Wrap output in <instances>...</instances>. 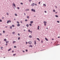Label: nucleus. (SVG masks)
<instances>
[{
    "label": "nucleus",
    "instance_id": "61",
    "mask_svg": "<svg viewBox=\"0 0 60 60\" xmlns=\"http://www.w3.org/2000/svg\"><path fill=\"white\" fill-rule=\"evenodd\" d=\"M12 52H14V51H12Z\"/></svg>",
    "mask_w": 60,
    "mask_h": 60
},
{
    "label": "nucleus",
    "instance_id": "53",
    "mask_svg": "<svg viewBox=\"0 0 60 60\" xmlns=\"http://www.w3.org/2000/svg\"><path fill=\"white\" fill-rule=\"evenodd\" d=\"M30 32L31 34H32V31H30Z\"/></svg>",
    "mask_w": 60,
    "mask_h": 60
},
{
    "label": "nucleus",
    "instance_id": "2",
    "mask_svg": "<svg viewBox=\"0 0 60 60\" xmlns=\"http://www.w3.org/2000/svg\"><path fill=\"white\" fill-rule=\"evenodd\" d=\"M9 23H11V20H9L7 22V23H8V24H9Z\"/></svg>",
    "mask_w": 60,
    "mask_h": 60
},
{
    "label": "nucleus",
    "instance_id": "29",
    "mask_svg": "<svg viewBox=\"0 0 60 60\" xmlns=\"http://www.w3.org/2000/svg\"><path fill=\"white\" fill-rule=\"evenodd\" d=\"M28 32H30V30H28Z\"/></svg>",
    "mask_w": 60,
    "mask_h": 60
},
{
    "label": "nucleus",
    "instance_id": "36",
    "mask_svg": "<svg viewBox=\"0 0 60 60\" xmlns=\"http://www.w3.org/2000/svg\"><path fill=\"white\" fill-rule=\"evenodd\" d=\"M2 20L1 19H0V22H2Z\"/></svg>",
    "mask_w": 60,
    "mask_h": 60
},
{
    "label": "nucleus",
    "instance_id": "48",
    "mask_svg": "<svg viewBox=\"0 0 60 60\" xmlns=\"http://www.w3.org/2000/svg\"><path fill=\"white\" fill-rule=\"evenodd\" d=\"M40 3H41V2H39L38 3V4H40Z\"/></svg>",
    "mask_w": 60,
    "mask_h": 60
},
{
    "label": "nucleus",
    "instance_id": "11",
    "mask_svg": "<svg viewBox=\"0 0 60 60\" xmlns=\"http://www.w3.org/2000/svg\"><path fill=\"white\" fill-rule=\"evenodd\" d=\"M1 49L3 50V47H1Z\"/></svg>",
    "mask_w": 60,
    "mask_h": 60
},
{
    "label": "nucleus",
    "instance_id": "49",
    "mask_svg": "<svg viewBox=\"0 0 60 60\" xmlns=\"http://www.w3.org/2000/svg\"><path fill=\"white\" fill-rule=\"evenodd\" d=\"M21 4H23V3H21Z\"/></svg>",
    "mask_w": 60,
    "mask_h": 60
},
{
    "label": "nucleus",
    "instance_id": "62",
    "mask_svg": "<svg viewBox=\"0 0 60 60\" xmlns=\"http://www.w3.org/2000/svg\"><path fill=\"white\" fill-rule=\"evenodd\" d=\"M7 45V44H6V46Z\"/></svg>",
    "mask_w": 60,
    "mask_h": 60
},
{
    "label": "nucleus",
    "instance_id": "45",
    "mask_svg": "<svg viewBox=\"0 0 60 60\" xmlns=\"http://www.w3.org/2000/svg\"><path fill=\"white\" fill-rule=\"evenodd\" d=\"M14 48H16V46H14Z\"/></svg>",
    "mask_w": 60,
    "mask_h": 60
},
{
    "label": "nucleus",
    "instance_id": "19",
    "mask_svg": "<svg viewBox=\"0 0 60 60\" xmlns=\"http://www.w3.org/2000/svg\"><path fill=\"white\" fill-rule=\"evenodd\" d=\"M27 19H29V16H27Z\"/></svg>",
    "mask_w": 60,
    "mask_h": 60
},
{
    "label": "nucleus",
    "instance_id": "50",
    "mask_svg": "<svg viewBox=\"0 0 60 60\" xmlns=\"http://www.w3.org/2000/svg\"><path fill=\"white\" fill-rule=\"evenodd\" d=\"M52 40H54V39H52Z\"/></svg>",
    "mask_w": 60,
    "mask_h": 60
},
{
    "label": "nucleus",
    "instance_id": "51",
    "mask_svg": "<svg viewBox=\"0 0 60 60\" xmlns=\"http://www.w3.org/2000/svg\"><path fill=\"white\" fill-rule=\"evenodd\" d=\"M44 25V26H46V24H45Z\"/></svg>",
    "mask_w": 60,
    "mask_h": 60
},
{
    "label": "nucleus",
    "instance_id": "32",
    "mask_svg": "<svg viewBox=\"0 0 60 60\" xmlns=\"http://www.w3.org/2000/svg\"><path fill=\"white\" fill-rule=\"evenodd\" d=\"M57 22L58 23H60V22H59V21H57Z\"/></svg>",
    "mask_w": 60,
    "mask_h": 60
},
{
    "label": "nucleus",
    "instance_id": "12",
    "mask_svg": "<svg viewBox=\"0 0 60 60\" xmlns=\"http://www.w3.org/2000/svg\"><path fill=\"white\" fill-rule=\"evenodd\" d=\"M17 26H20V24H18L17 25Z\"/></svg>",
    "mask_w": 60,
    "mask_h": 60
},
{
    "label": "nucleus",
    "instance_id": "8",
    "mask_svg": "<svg viewBox=\"0 0 60 60\" xmlns=\"http://www.w3.org/2000/svg\"><path fill=\"white\" fill-rule=\"evenodd\" d=\"M16 42V41H13V44H15V43Z\"/></svg>",
    "mask_w": 60,
    "mask_h": 60
},
{
    "label": "nucleus",
    "instance_id": "47",
    "mask_svg": "<svg viewBox=\"0 0 60 60\" xmlns=\"http://www.w3.org/2000/svg\"><path fill=\"white\" fill-rule=\"evenodd\" d=\"M5 27V28H7V27H8L7 26H6Z\"/></svg>",
    "mask_w": 60,
    "mask_h": 60
},
{
    "label": "nucleus",
    "instance_id": "34",
    "mask_svg": "<svg viewBox=\"0 0 60 60\" xmlns=\"http://www.w3.org/2000/svg\"><path fill=\"white\" fill-rule=\"evenodd\" d=\"M43 42H42V40L41 41V43H42Z\"/></svg>",
    "mask_w": 60,
    "mask_h": 60
},
{
    "label": "nucleus",
    "instance_id": "42",
    "mask_svg": "<svg viewBox=\"0 0 60 60\" xmlns=\"http://www.w3.org/2000/svg\"><path fill=\"white\" fill-rule=\"evenodd\" d=\"M45 13H47V11H45Z\"/></svg>",
    "mask_w": 60,
    "mask_h": 60
},
{
    "label": "nucleus",
    "instance_id": "3",
    "mask_svg": "<svg viewBox=\"0 0 60 60\" xmlns=\"http://www.w3.org/2000/svg\"><path fill=\"white\" fill-rule=\"evenodd\" d=\"M27 43H29V44H32V42L30 41H29V42H28Z\"/></svg>",
    "mask_w": 60,
    "mask_h": 60
},
{
    "label": "nucleus",
    "instance_id": "16",
    "mask_svg": "<svg viewBox=\"0 0 60 60\" xmlns=\"http://www.w3.org/2000/svg\"><path fill=\"white\" fill-rule=\"evenodd\" d=\"M29 38H32V36H29Z\"/></svg>",
    "mask_w": 60,
    "mask_h": 60
},
{
    "label": "nucleus",
    "instance_id": "17",
    "mask_svg": "<svg viewBox=\"0 0 60 60\" xmlns=\"http://www.w3.org/2000/svg\"><path fill=\"white\" fill-rule=\"evenodd\" d=\"M29 11V9H27L25 10V11Z\"/></svg>",
    "mask_w": 60,
    "mask_h": 60
},
{
    "label": "nucleus",
    "instance_id": "26",
    "mask_svg": "<svg viewBox=\"0 0 60 60\" xmlns=\"http://www.w3.org/2000/svg\"><path fill=\"white\" fill-rule=\"evenodd\" d=\"M15 16H17V14H15Z\"/></svg>",
    "mask_w": 60,
    "mask_h": 60
},
{
    "label": "nucleus",
    "instance_id": "41",
    "mask_svg": "<svg viewBox=\"0 0 60 60\" xmlns=\"http://www.w3.org/2000/svg\"><path fill=\"white\" fill-rule=\"evenodd\" d=\"M15 55H16V54H13V56H15Z\"/></svg>",
    "mask_w": 60,
    "mask_h": 60
},
{
    "label": "nucleus",
    "instance_id": "37",
    "mask_svg": "<svg viewBox=\"0 0 60 60\" xmlns=\"http://www.w3.org/2000/svg\"><path fill=\"white\" fill-rule=\"evenodd\" d=\"M25 51L26 52H28V50H25Z\"/></svg>",
    "mask_w": 60,
    "mask_h": 60
},
{
    "label": "nucleus",
    "instance_id": "38",
    "mask_svg": "<svg viewBox=\"0 0 60 60\" xmlns=\"http://www.w3.org/2000/svg\"><path fill=\"white\" fill-rule=\"evenodd\" d=\"M53 12H55L56 11H55V10H53Z\"/></svg>",
    "mask_w": 60,
    "mask_h": 60
},
{
    "label": "nucleus",
    "instance_id": "27",
    "mask_svg": "<svg viewBox=\"0 0 60 60\" xmlns=\"http://www.w3.org/2000/svg\"><path fill=\"white\" fill-rule=\"evenodd\" d=\"M11 50V49H8V51H10Z\"/></svg>",
    "mask_w": 60,
    "mask_h": 60
},
{
    "label": "nucleus",
    "instance_id": "43",
    "mask_svg": "<svg viewBox=\"0 0 60 60\" xmlns=\"http://www.w3.org/2000/svg\"><path fill=\"white\" fill-rule=\"evenodd\" d=\"M3 33H5V31H3Z\"/></svg>",
    "mask_w": 60,
    "mask_h": 60
},
{
    "label": "nucleus",
    "instance_id": "13",
    "mask_svg": "<svg viewBox=\"0 0 60 60\" xmlns=\"http://www.w3.org/2000/svg\"><path fill=\"white\" fill-rule=\"evenodd\" d=\"M55 17H56V18H58V16L57 15H55Z\"/></svg>",
    "mask_w": 60,
    "mask_h": 60
},
{
    "label": "nucleus",
    "instance_id": "46",
    "mask_svg": "<svg viewBox=\"0 0 60 60\" xmlns=\"http://www.w3.org/2000/svg\"><path fill=\"white\" fill-rule=\"evenodd\" d=\"M18 35H19H19H20V34H18Z\"/></svg>",
    "mask_w": 60,
    "mask_h": 60
},
{
    "label": "nucleus",
    "instance_id": "57",
    "mask_svg": "<svg viewBox=\"0 0 60 60\" xmlns=\"http://www.w3.org/2000/svg\"><path fill=\"white\" fill-rule=\"evenodd\" d=\"M20 38H18V40L19 39H20Z\"/></svg>",
    "mask_w": 60,
    "mask_h": 60
},
{
    "label": "nucleus",
    "instance_id": "64",
    "mask_svg": "<svg viewBox=\"0 0 60 60\" xmlns=\"http://www.w3.org/2000/svg\"><path fill=\"white\" fill-rule=\"evenodd\" d=\"M21 23H22V22H21Z\"/></svg>",
    "mask_w": 60,
    "mask_h": 60
},
{
    "label": "nucleus",
    "instance_id": "1",
    "mask_svg": "<svg viewBox=\"0 0 60 60\" xmlns=\"http://www.w3.org/2000/svg\"><path fill=\"white\" fill-rule=\"evenodd\" d=\"M31 11H33V12H35V10L33 9H31Z\"/></svg>",
    "mask_w": 60,
    "mask_h": 60
},
{
    "label": "nucleus",
    "instance_id": "22",
    "mask_svg": "<svg viewBox=\"0 0 60 60\" xmlns=\"http://www.w3.org/2000/svg\"><path fill=\"white\" fill-rule=\"evenodd\" d=\"M10 29H12V26H10Z\"/></svg>",
    "mask_w": 60,
    "mask_h": 60
},
{
    "label": "nucleus",
    "instance_id": "21",
    "mask_svg": "<svg viewBox=\"0 0 60 60\" xmlns=\"http://www.w3.org/2000/svg\"><path fill=\"white\" fill-rule=\"evenodd\" d=\"M34 44L36 45V41H34Z\"/></svg>",
    "mask_w": 60,
    "mask_h": 60
},
{
    "label": "nucleus",
    "instance_id": "58",
    "mask_svg": "<svg viewBox=\"0 0 60 60\" xmlns=\"http://www.w3.org/2000/svg\"><path fill=\"white\" fill-rule=\"evenodd\" d=\"M35 5H36V6L37 5V4H35Z\"/></svg>",
    "mask_w": 60,
    "mask_h": 60
},
{
    "label": "nucleus",
    "instance_id": "30",
    "mask_svg": "<svg viewBox=\"0 0 60 60\" xmlns=\"http://www.w3.org/2000/svg\"><path fill=\"white\" fill-rule=\"evenodd\" d=\"M30 26H32V24H31L30 23Z\"/></svg>",
    "mask_w": 60,
    "mask_h": 60
},
{
    "label": "nucleus",
    "instance_id": "28",
    "mask_svg": "<svg viewBox=\"0 0 60 60\" xmlns=\"http://www.w3.org/2000/svg\"><path fill=\"white\" fill-rule=\"evenodd\" d=\"M4 41H6V39H4Z\"/></svg>",
    "mask_w": 60,
    "mask_h": 60
},
{
    "label": "nucleus",
    "instance_id": "9",
    "mask_svg": "<svg viewBox=\"0 0 60 60\" xmlns=\"http://www.w3.org/2000/svg\"><path fill=\"white\" fill-rule=\"evenodd\" d=\"M15 32H12V34H15Z\"/></svg>",
    "mask_w": 60,
    "mask_h": 60
},
{
    "label": "nucleus",
    "instance_id": "31",
    "mask_svg": "<svg viewBox=\"0 0 60 60\" xmlns=\"http://www.w3.org/2000/svg\"><path fill=\"white\" fill-rule=\"evenodd\" d=\"M12 26L13 27H14V25H12Z\"/></svg>",
    "mask_w": 60,
    "mask_h": 60
},
{
    "label": "nucleus",
    "instance_id": "52",
    "mask_svg": "<svg viewBox=\"0 0 60 60\" xmlns=\"http://www.w3.org/2000/svg\"><path fill=\"white\" fill-rule=\"evenodd\" d=\"M0 35H2V34L1 33H0Z\"/></svg>",
    "mask_w": 60,
    "mask_h": 60
},
{
    "label": "nucleus",
    "instance_id": "10",
    "mask_svg": "<svg viewBox=\"0 0 60 60\" xmlns=\"http://www.w3.org/2000/svg\"><path fill=\"white\" fill-rule=\"evenodd\" d=\"M30 23H31V24H33V21H31L30 22Z\"/></svg>",
    "mask_w": 60,
    "mask_h": 60
},
{
    "label": "nucleus",
    "instance_id": "39",
    "mask_svg": "<svg viewBox=\"0 0 60 60\" xmlns=\"http://www.w3.org/2000/svg\"><path fill=\"white\" fill-rule=\"evenodd\" d=\"M24 15L25 16H26V14L25 13H24Z\"/></svg>",
    "mask_w": 60,
    "mask_h": 60
},
{
    "label": "nucleus",
    "instance_id": "14",
    "mask_svg": "<svg viewBox=\"0 0 60 60\" xmlns=\"http://www.w3.org/2000/svg\"><path fill=\"white\" fill-rule=\"evenodd\" d=\"M44 24H46V23H47V22H46L45 21H44Z\"/></svg>",
    "mask_w": 60,
    "mask_h": 60
},
{
    "label": "nucleus",
    "instance_id": "15",
    "mask_svg": "<svg viewBox=\"0 0 60 60\" xmlns=\"http://www.w3.org/2000/svg\"><path fill=\"white\" fill-rule=\"evenodd\" d=\"M40 27V26H38V29L39 30V29H40V28H39Z\"/></svg>",
    "mask_w": 60,
    "mask_h": 60
},
{
    "label": "nucleus",
    "instance_id": "6",
    "mask_svg": "<svg viewBox=\"0 0 60 60\" xmlns=\"http://www.w3.org/2000/svg\"><path fill=\"white\" fill-rule=\"evenodd\" d=\"M8 43H9L8 41H6V43L8 44Z\"/></svg>",
    "mask_w": 60,
    "mask_h": 60
},
{
    "label": "nucleus",
    "instance_id": "54",
    "mask_svg": "<svg viewBox=\"0 0 60 60\" xmlns=\"http://www.w3.org/2000/svg\"><path fill=\"white\" fill-rule=\"evenodd\" d=\"M46 29H48V27H47V28H46Z\"/></svg>",
    "mask_w": 60,
    "mask_h": 60
},
{
    "label": "nucleus",
    "instance_id": "20",
    "mask_svg": "<svg viewBox=\"0 0 60 60\" xmlns=\"http://www.w3.org/2000/svg\"><path fill=\"white\" fill-rule=\"evenodd\" d=\"M45 40H46V41H48V40L47 39H46V38H45Z\"/></svg>",
    "mask_w": 60,
    "mask_h": 60
},
{
    "label": "nucleus",
    "instance_id": "55",
    "mask_svg": "<svg viewBox=\"0 0 60 60\" xmlns=\"http://www.w3.org/2000/svg\"><path fill=\"white\" fill-rule=\"evenodd\" d=\"M59 45V44H58V45H56V46H57V45Z\"/></svg>",
    "mask_w": 60,
    "mask_h": 60
},
{
    "label": "nucleus",
    "instance_id": "40",
    "mask_svg": "<svg viewBox=\"0 0 60 60\" xmlns=\"http://www.w3.org/2000/svg\"><path fill=\"white\" fill-rule=\"evenodd\" d=\"M17 23H18V24H19V22L18 21L17 22Z\"/></svg>",
    "mask_w": 60,
    "mask_h": 60
},
{
    "label": "nucleus",
    "instance_id": "5",
    "mask_svg": "<svg viewBox=\"0 0 60 60\" xmlns=\"http://www.w3.org/2000/svg\"><path fill=\"white\" fill-rule=\"evenodd\" d=\"M34 3H33L32 4H31V6H34Z\"/></svg>",
    "mask_w": 60,
    "mask_h": 60
},
{
    "label": "nucleus",
    "instance_id": "59",
    "mask_svg": "<svg viewBox=\"0 0 60 60\" xmlns=\"http://www.w3.org/2000/svg\"><path fill=\"white\" fill-rule=\"evenodd\" d=\"M24 31H26V30H24Z\"/></svg>",
    "mask_w": 60,
    "mask_h": 60
},
{
    "label": "nucleus",
    "instance_id": "24",
    "mask_svg": "<svg viewBox=\"0 0 60 60\" xmlns=\"http://www.w3.org/2000/svg\"><path fill=\"white\" fill-rule=\"evenodd\" d=\"M6 14H7V15H9V13H8L7 12V13Z\"/></svg>",
    "mask_w": 60,
    "mask_h": 60
},
{
    "label": "nucleus",
    "instance_id": "25",
    "mask_svg": "<svg viewBox=\"0 0 60 60\" xmlns=\"http://www.w3.org/2000/svg\"><path fill=\"white\" fill-rule=\"evenodd\" d=\"M43 6H46V4H43Z\"/></svg>",
    "mask_w": 60,
    "mask_h": 60
},
{
    "label": "nucleus",
    "instance_id": "60",
    "mask_svg": "<svg viewBox=\"0 0 60 60\" xmlns=\"http://www.w3.org/2000/svg\"><path fill=\"white\" fill-rule=\"evenodd\" d=\"M22 52H24V51H23Z\"/></svg>",
    "mask_w": 60,
    "mask_h": 60
},
{
    "label": "nucleus",
    "instance_id": "35",
    "mask_svg": "<svg viewBox=\"0 0 60 60\" xmlns=\"http://www.w3.org/2000/svg\"><path fill=\"white\" fill-rule=\"evenodd\" d=\"M25 21H27V20L25 19Z\"/></svg>",
    "mask_w": 60,
    "mask_h": 60
},
{
    "label": "nucleus",
    "instance_id": "63",
    "mask_svg": "<svg viewBox=\"0 0 60 60\" xmlns=\"http://www.w3.org/2000/svg\"><path fill=\"white\" fill-rule=\"evenodd\" d=\"M60 37H58V38H60Z\"/></svg>",
    "mask_w": 60,
    "mask_h": 60
},
{
    "label": "nucleus",
    "instance_id": "7",
    "mask_svg": "<svg viewBox=\"0 0 60 60\" xmlns=\"http://www.w3.org/2000/svg\"><path fill=\"white\" fill-rule=\"evenodd\" d=\"M13 6H15V7H16V6H15V4H14V3H13Z\"/></svg>",
    "mask_w": 60,
    "mask_h": 60
},
{
    "label": "nucleus",
    "instance_id": "33",
    "mask_svg": "<svg viewBox=\"0 0 60 60\" xmlns=\"http://www.w3.org/2000/svg\"><path fill=\"white\" fill-rule=\"evenodd\" d=\"M31 1H32V0H29V2H31Z\"/></svg>",
    "mask_w": 60,
    "mask_h": 60
},
{
    "label": "nucleus",
    "instance_id": "56",
    "mask_svg": "<svg viewBox=\"0 0 60 60\" xmlns=\"http://www.w3.org/2000/svg\"><path fill=\"white\" fill-rule=\"evenodd\" d=\"M55 7L56 8H57V7L56 6H55Z\"/></svg>",
    "mask_w": 60,
    "mask_h": 60
},
{
    "label": "nucleus",
    "instance_id": "23",
    "mask_svg": "<svg viewBox=\"0 0 60 60\" xmlns=\"http://www.w3.org/2000/svg\"><path fill=\"white\" fill-rule=\"evenodd\" d=\"M37 40H38V41H40V40H39V38H37Z\"/></svg>",
    "mask_w": 60,
    "mask_h": 60
},
{
    "label": "nucleus",
    "instance_id": "4",
    "mask_svg": "<svg viewBox=\"0 0 60 60\" xmlns=\"http://www.w3.org/2000/svg\"><path fill=\"white\" fill-rule=\"evenodd\" d=\"M26 26L27 27H28L29 26V25L28 24H27L26 25Z\"/></svg>",
    "mask_w": 60,
    "mask_h": 60
},
{
    "label": "nucleus",
    "instance_id": "44",
    "mask_svg": "<svg viewBox=\"0 0 60 60\" xmlns=\"http://www.w3.org/2000/svg\"><path fill=\"white\" fill-rule=\"evenodd\" d=\"M17 9H19V7H18Z\"/></svg>",
    "mask_w": 60,
    "mask_h": 60
},
{
    "label": "nucleus",
    "instance_id": "18",
    "mask_svg": "<svg viewBox=\"0 0 60 60\" xmlns=\"http://www.w3.org/2000/svg\"><path fill=\"white\" fill-rule=\"evenodd\" d=\"M29 47H31V48L33 47V46H32V45L29 46Z\"/></svg>",
    "mask_w": 60,
    "mask_h": 60
}]
</instances>
